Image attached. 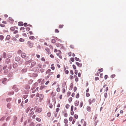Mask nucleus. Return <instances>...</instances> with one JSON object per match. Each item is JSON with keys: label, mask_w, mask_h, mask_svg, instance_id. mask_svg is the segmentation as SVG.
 Returning <instances> with one entry per match:
<instances>
[{"label": "nucleus", "mask_w": 126, "mask_h": 126, "mask_svg": "<svg viewBox=\"0 0 126 126\" xmlns=\"http://www.w3.org/2000/svg\"><path fill=\"white\" fill-rule=\"evenodd\" d=\"M27 44H28V46L30 48H32L33 47V44L32 42L30 41H28Z\"/></svg>", "instance_id": "nucleus-1"}, {"label": "nucleus", "mask_w": 126, "mask_h": 126, "mask_svg": "<svg viewBox=\"0 0 126 126\" xmlns=\"http://www.w3.org/2000/svg\"><path fill=\"white\" fill-rule=\"evenodd\" d=\"M38 84V83L37 82H35V83L33 84L31 88V90H33L35 89L36 87V86Z\"/></svg>", "instance_id": "nucleus-2"}, {"label": "nucleus", "mask_w": 126, "mask_h": 126, "mask_svg": "<svg viewBox=\"0 0 126 126\" xmlns=\"http://www.w3.org/2000/svg\"><path fill=\"white\" fill-rule=\"evenodd\" d=\"M13 117H14V119H13V125H15L16 124L17 122L16 121V120L17 119V118L16 117V116H13Z\"/></svg>", "instance_id": "nucleus-3"}, {"label": "nucleus", "mask_w": 126, "mask_h": 126, "mask_svg": "<svg viewBox=\"0 0 126 126\" xmlns=\"http://www.w3.org/2000/svg\"><path fill=\"white\" fill-rule=\"evenodd\" d=\"M8 21L10 22L11 23H13L14 21V19H12L11 17H9L8 19Z\"/></svg>", "instance_id": "nucleus-4"}, {"label": "nucleus", "mask_w": 126, "mask_h": 126, "mask_svg": "<svg viewBox=\"0 0 126 126\" xmlns=\"http://www.w3.org/2000/svg\"><path fill=\"white\" fill-rule=\"evenodd\" d=\"M7 79L6 78H5L2 79V82L3 84H6V81H7Z\"/></svg>", "instance_id": "nucleus-5"}, {"label": "nucleus", "mask_w": 126, "mask_h": 126, "mask_svg": "<svg viewBox=\"0 0 126 126\" xmlns=\"http://www.w3.org/2000/svg\"><path fill=\"white\" fill-rule=\"evenodd\" d=\"M42 110V109L41 108H39L38 109H36L35 110V112H38L39 113Z\"/></svg>", "instance_id": "nucleus-6"}, {"label": "nucleus", "mask_w": 126, "mask_h": 126, "mask_svg": "<svg viewBox=\"0 0 126 126\" xmlns=\"http://www.w3.org/2000/svg\"><path fill=\"white\" fill-rule=\"evenodd\" d=\"M75 63L79 67H81L82 66V64L81 63H80L79 62H76Z\"/></svg>", "instance_id": "nucleus-7"}, {"label": "nucleus", "mask_w": 126, "mask_h": 126, "mask_svg": "<svg viewBox=\"0 0 126 126\" xmlns=\"http://www.w3.org/2000/svg\"><path fill=\"white\" fill-rule=\"evenodd\" d=\"M44 97V95L42 94H40L39 96V101L40 102H41L42 101Z\"/></svg>", "instance_id": "nucleus-8"}, {"label": "nucleus", "mask_w": 126, "mask_h": 126, "mask_svg": "<svg viewBox=\"0 0 126 126\" xmlns=\"http://www.w3.org/2000/svg\"><path fill=\"white\" fill-rule=\"evenodd\" d=\"M73 82H72L70 84V88H69V90L70 91L72 90L73 89Z\"/></svg>", "instance_id": "nucleus-9"}, {"label": "nucleus", "mask_w": 126, "mask_h": 126, "mask_svg": "<svg viewBox=\"0 0 126 126\" xmlns=\"http://www.w3.org/2000/svg\"><path fill=\"white\" fill-rule=\"evenodd\" d=\"M53 72L49 73V74L48 75L47 77H46L45 79L47 80V79H48L49 78L50 76L51 75L53 74Z\"/></svg>", "instance_id": "nucleus-10"}, {"label": "nucleus", "mask_w": 126, "mask_h": 126, "mask_svg": "<svg viewBox=\"0 0 126 126\" xmlns=\"http://www.w3.org/2000/svg\"><path fill=\"white\" fill-rule=\"evenodd\" d=\"M20 58L18 56L15 57V60L17 62H18L20 61Z\"/></svg>", "instance_id": "nucleus-11"}, {"label": "nucleus", "mask_w": 126, "mask_h": 126, "mask_svg": "<svg viewBox=\"0 0 126 126\" xmlns=\"http://www.w3.org/2000/svg\"><path fill=\"white\" fill-rule=\"evenodd\" d=\"M10 61V59L8 58H6L5 60V63L7 64L9 63Z\"/></svg>", "instance_id": "nucleus-12"}, {"label": "nucleus", "mask_w": 126, "mask_h": 126, "mask_svg": "<svg viewBox=\"0 0 126 126\" xmlns=\"http://www.w3.org/2000/svg\"><path fill=\"white\" fill-rule=\"evenodd\" d=\"M23 22L22 21H19L18 22V25L19 26H23Z\"/></svg>", "instance_id": "nucleus-13"}, {"label": "nucleus", "mask_w": 126, "mask_h": 126, "mask_svg": "<svg viewBox=\"0 0 126 126\" xmlns=\"http://www.w3.org/2000/svg\"><path fill=\"white\" fill-rule=\"evenodd\" d=\"M11 104L10 103H8L7 105V107L9 109H10L11 108Z\"/></svg>", "instance_id": "nucleus-14"}, {"label": "nucleus", "mask_w": 126, "mask_h": 126, "mask_svg": "<svg viewBox=\"0 0 126 126\" xmlns=\"http://www.w3.org/2000/svg\"><path fill=\"white\" fill-rule=\"evenodd\" d=\"M25 88L26 89L29 90L30 88V86L29 85L27 84L25 86Z\"/></svg>", "instance_id": "nucleus-15"}, {"label": "nucleus", "mask_w": 126, "mask_h": 126, "mask_svg": "<svg viewBox=\"0 0 126 126\" xmlns=\"http://www.w3.org/2000/svg\"><path fill=\"white\" fill-rule=\"evenodd\" d=\"M18 66V65L17 63H14L13 65V67L14 68H15L16 67H17Z\"/></svg>", "instance_id": "nucleus-16"}, {"label": "nucleus", "mask_w": 126, "mask_h": 126, "mask_svg": "<svg viewBox=\"0 0 126 126\" xmlns=\"http://www.w3.org/2000/svg\"><path fill=\"white\" fill-rule=\"evenodd\" d=\"M2 56L4 58H5L6 57L7 54L5 52H3V53Z\"/></svg>", "instance_id": "nucleus-17"}, {"label": "nucleus", "mask_w": 126, "mask_h": 126, "mask_svg": "<svg viewBox=\"0 0 126 126\" xmlns=\"http://www.w3.org/2000/svg\"><path fill=\"white\" fill-rule=\"evenodd\" d=\"M11 36L10 35H7L5 38V40H9Z\"/></svg>", "instance_id": "nucleus-18"}, {"label": "nucleus", "mask_w": 126, "mask_h": 126, "mask_svg": "<svg viewBox=\"0 0 126 126\" xmlns=\"http://www.w3.org/2000/svg\"><path fill=\"white\" fill-rule=\"evenodd\" d=\"M26 55V54L24 53H22L21 54V56L22 58H24Z\"/></svg>", "instance_id": "nucleus-19"}, {"label": "nucleus", "mask_w": 126, "mask_h": 126, "mask_svg": "<svg viewBox=\"0 0 126 126\" xmlns=\"http://www.w3.org/2000/svg\"><path fill=\"white\" fill-rule=\"evenodd\" d=\"M91 107L90 106H87V110L89 111L90 112L91 111Z\"/></svg>", "instance_id": "nucleus-20"}, {"label": "nucleus", "mask_w": 126, "mask_h": 126, "mask_svg": "<svg viewBox=\"0 0 126 126\" xmlns=\"http://www.w3.org/2000/svg\"><path fill=\"white\" fill-rule=\"evenodd\" d=\"M27 68H25L24 69H23L21 70V72L22 73L23 72H27Z\"/></svg>", "instance_id": "nucleus-21"}, {"label": "nucleus", "mask_w": 126, "mask_h": 126, "mask_svg": "<svg viewBox=\"0 0 126 126\" xmlns=\"http://www.w3.org/2000/svg\"><path fill=\"white\" fill-rule=\"evenodd\" d=\"M12 56V54L11 53H8L7 54V57L8 58H10Z\"/></svg>", "instance_id": "nucleus-22"}, {"label": "nucleus", "mask_w": 126, "mask_h": 126, "mask_svg": "<svg viewBox=\"0 0 126 126\" xmlns=\"http://www.w3.org/2000/svg\"><path fill=\"white\" fill-rule=\"evenodd\" d=\"M75 105L76 106H78L79 104V101L77 100H76L75 102Z\"/></svg>", "instance_id": "nucleus-23"}, {"label": "nucleus", "mask_w": 126, "mask_h": 126, "mask_svg": "<svg viewBox=\"0 0 126 126\" xmlns=\"http://www.w3.org/2000/svg\"><path fill=\"white\" fill-rule=\"evenodd\" d=\"M66 84V83L65 82H64L63 83L62 88H65V86Z\"/></svg>", "instance_id": "nucleus-24"}, {"label": "nucleus", "mask_w": 126, "mask_h": 126, "mask_svg": "<svg viewBox=\"0 0 126 126\" xmlns=\"http://www.w3.org/2000/svg\"><path fill=\"white\" fill-rule=\"evenodd\" d=\"M33 69V70H35V72H37L39 70L38 68L37 67H34Z\"/></svg>", "instance_id": "nucleus-25"}, {"label": "nucleus", "mask_w": 126, "mask_h": 126, "mask_svg": "<svg viewBox=\"0 0 126 126\" xmlns=\"http://www.w3.org/2000/svg\"><path fill=\"white\" fill-rule=\"evenodd\" d=\"M63 113H64V116L65 117H67L68 116L67 114V113H64V112L63 110Z\"/></svg>", "instance_id": "nucleus-26"}, {"label": "nucleus", "mask_w": 126, "mask_h": 126, "mask_svg": "<svg viewBox=\"0 0 126 126\" xmlns=\"http://www.w3.org/2000/svg\"><path fill=\"white\" fill-rule=\"evenodd\" d=\"M12 99V98L9 97L7 98L6 99V100L7 102L10 101Z\"/></svg>", "instance_id": "nucleus-27"}, {"label": "nucleus", "mask_w": 126, "mask_h": 126, "mask_svg": "<svg viewBox=\"0 0 126 126\" xmlns=\"http://www.w3.org/2000/svg\"><path fill=\"white\" fill-rule=\"evenodd\" d=\"M72 99H73V98L72 97H70L68 99V100L69 101V102L70 103H71L72 101Z\"/></svg>", "instance_id": "nucleus-28"}, {"label": "nucleus", "mask_w": 126, "mask_h": 126, "mask_svg": "<svg viewBox=\"0 0 126 126\" xmlns=\"http://www.w3.org/2000/svg\"><path fill=\"white\" fill-rule=\"evenodd\" d=\"M19 42H22L25 41V39L22 38H20L19 39Z\"/></svg>", "instance_id": "nucleus-29"}, {"label": "nucleus", "mask_w": 126, "mask_h": 126, "mask_svg": "<svg viewBox=\"0 0 126 126\" xmlns=\"http://www.w3.org/2000/svg\"><path fill=\"white\" fill-rule=\"evenodd\" d=\"M13 73L11 72L9 73V74L8 75V77H11L12 76Z\"/></svg>", "instance_id": "nucleus-30"}, {"label": "nucleus", "mask_w": 126, "mask_h": 126, "mask_svg": "<svg viewBox=\"0 0 126 126\" xmlns=\"http://www.w3.org/2000/svg\"><path fill=\"white\" fill-rule=\"evenodd\" d=\"M4 38V37L3 35H0V40L1 41H2L3 39Z\"/></svg>", "instance_id": "nucleus-31"}, {"label": "nucleus", "mask_w": 126, "mask_h": 126, "mask_svg": "<svg viewBox=\"0 0 126 126\" xmlns=\"http://www.w3.org/2000/svg\"><path fill=\"white\" fill-rule=\"evenodd\" d=\"M29 38L31 40H33L35 39V37L34 36H31L29 37Z\"/></svg>", "instance_id": "nucleus-32"}, {"label": "nucleus", "mask_w": 126, "mask_h": 126, "mask_svg": "<svg viewBox=\"0 0 126 126\" xmlns=\"http://www.w3.org/2000/svg\"><path fill=\"white\" fill-rule=\"evenodd\" d=\"M56 45V46L57 47H59L60 46H61L62 45V44H60V43L57 44V43H56V44H55Z\"/></svg>", "instance_id": "nucleus-33"}, {"label": "nucleus", "mask_w": 126, "mask_h": 126, "mask_svg": "<svg viewBox=\"0 0 126 126\" xmlns=\"http://www.w3.org/2000/svg\"><path fill=\"white\" fill-rule=\"evenodd\" d=\"M33 80L32 79H31L29 80L28 82V83L30 84H31Z\"/></svg>", "instance_id": "nucleus-34"}, {"label": "nucleus", "mask_w": 126, "mask_h": 126, "mask_svg": "<svg viewBox=\"0 0 126 126\" xmlns=\"http://www.w3.org/2000/svg\"><path fill=\"white\" fill-rule=\"evenodd\" d=\"M5 117L3 116L0 119V121H3L4 120L5 118Z\"/></svg>", "instance_id": "nucleus-35"}, {"label": "nucleus", "mask_w": 126, "mask_h": 126, "mask_svg": "<svg viewBox=\"0 0 126 126\" xmlns=\"http://www.w3.org/2000/svg\"><path fill=\"white\" fill-rule=\"evenodd\" d=\"M36 63L35 62H33L31 63V65L32 66H34L35 65Z\"/></svg>", "instance_id": "nucleus-36"}, {"label": "nucleus", "mask_w": 126, "mask_h": 126, "mask_svg": "<svg viewBox=\"0 0 126 126\" xmlns=\"http://www.w3.org/2000/svg\"><path fill=\"white\" fill-rule=\"evenodd\" d=\"M31 108V107H28L27 108V110H26V113H27L30 110V109Z\"/></svg>", "instance_id": "nucleus-37"}, {"label": "nucleus", "mask_w": 126, "mask_h": 126, "mask_svg": "<svg viewBox=\"0 0 126 126\" xmlns=\"http://www.w3.org/2000/svg\"><path fill=\"white\" fill-rule=\"evenodd\" d=\"M37 76V74L36 73H34L33 74V76L34 77H36Z\"/></svg>", "instance_id": "nucleus-38"}, {"label": "nucleus", "mask_w": 126, "mask_h": 126, "mask_svg": "<svg viewBox=\"0 0 126 126\" xmlns=\"http://www.w3.org/2000/svg\"><path fill=\"white\" fill-rule=\"evenodd\" d=\"M51 71V70L50 69H48L46 72V73L47 74H48V73H50V72Z\"/></svg>", "instance_id": "nucleus-39"}, {"label": "nucleus", "mask_w": 126, "mask_h": 126, "mask_svg": "<svg viewBox=\"0 0 126 126\" xmlns=\"http://www.w3.org/2000/svg\"><path fill=\"white\" fill-rule=\"evenodd\" d=\"M83 101H81L80 103V104L79 105V107L80 108H81L83 106Z\"/></svg>", "instance_id": "nucleus-40"}, {"label": "nucleus", "mask_w": 126, "mask_h": 126, "mask_svg": "<svg viewBox=\"0 0 126 126\" xmlns=\"http://www.w3.org/2000/svg\"><path fill=\"white\" fill-rule=\"evenodd\" d=\"M36 120L38 122H40L41 121V119L39 118L36 117Z\"/></svg>", "instance_id": "nucleus-41"}, {"label": "nucleus", "mask_w": 126, "mask_h": 126, "mask_svg": "<svg viewBox=\"0 0 126 126\" xmlns=\"http://www.w3.org/2000/svg\"><path fill=\"white\" fill-rule=\"evenodd\" d=\"M70 61L72 62H73L75 61V58L74 57H71L70 59Z\"/></svg>", "instance_id": "nucleus-42"}, {"label": "nucleus", "mask_w": 126, "mask_h": 126, "mask_svg": "<svg viewBox=\"0 0 126 126\" xmlns=\"http://www.w3.org/2000/svg\"><path fill=\"white\" fill-rule=\"evenodd\" d=\"M68 122V120L66 118L64 120V123H67Z\"/></svg>", "instance_id": "nucleus-43"}, {"label": "nucleus", "mask_w": 126, "mask_h": 126, "mask_svg": "<svg viewBox=\"0 0 126 126\" xmlns=\"http://www.w3.org/2000/svg\"><path fill=\"white\" fill-rule=\"evenodd\" d=\"M74 117L76 119H77L78 118V115L76 114H75L74 115Z\"/></svg>", "instance_id": "nucleus-44"}, {"label": "nucleus", "mask_w": 126, "mask_h": 126, "mask_svg": "<svg viewBox=\"0 0 126 126\" xmlns=\"http://www.w3.org/2000/svg\"><path fill=\"white\" fill-rule=\"evenodd\" d=\"M79 96V93H77L76 95V98H78Z\"/></svg>", "instance_id": "nucleus-45"}, {"label": "nucleus", "mask_w": 126, "mask_h": 126, "mask_svg": "<svg viewBox=\"0 0 126 126\" xmlns=\"http://www.w3.org/2000/svg\"><path fill=\"white\" fill-rule=\"evenodd\" d=\"M51 115V113L50 112L47 113V116L48 117H50Z\"/></svg>", "instance_id": "nucleus-46"}, {"label": "nucleus", "mask_w": 126, "mask_h": 126, "mask_svg": "<svg viewBox=\"0 0 126 126\" xmlns=\"http://www.w3.org/2000/svg\"><path fill=\"white\" fill-rule=\"evenodd\" d=\"M56 42V41L55 39H53L51 40V42L52 43L54 44Z\"/></svg>", "instance_id": "nucleus-47"}, {"label": "nucleus", "mask_w": 126, "mask_h": 126, "mask_svg": "<svg viewBox=\"0 0 126 126\" xmlns=\"http://www.w3.org/2000/svg\"><path fill=\"white\" fill-rule=\"evenodd\" d=\"M70 107L69 105L68 104H67L65 105V108L67 109H68Z\"/></svg>", "instance_id": "nucleus-48"}, {"label": "nucleus", "mask_w": 126, "mask_h": 126, "mask_svg": "<svg viewBox=\"0 0 126 126\" xmlns=\"http://www.w3.org/2000/svg\"><path fill=\"white\" fill-rule=\"evenodd\" d=\"M28 96V95L27 94L26 95H24L23 96V97L24 99H26L27 97Z\"/></svg>", "instance_id": "nucleus-49"}, {"label": "nucleus", "mask_w": 126, "mask_h": 126, "mask_svg": "<svg viewBox=\"0 0 126 126\" xmlns=\"http://www.w3.org/2000/svg\"><path fill=\"white\" fill-rule=\"evenodd\" d=\"M71 94V93L70 92V91L68 92L67 93V97L69 96Z\"/></svg>", "instance_id": "nucleus-50"}, {"label": "nucleus", "mask_w": 126, "mask_h": 126, "mask_svg": "<svg viewBox=\"0 0 126 126\" xmlns=\"http://www.w3.org/2000/svg\"><path fill=\"white\" fill-rule=\"evenodd\" d=\"M104 97L105 98H107V96H108V95H107V93L106 92L104 93Z\"/></svg>", "instance_id": "nucleus-51"}, {"label": "nucleus", "mask_w": 126, "mask_h": 126, "mask_svg": "<svg viewBox=\"0 0 126 126\" xmlns=\"http://www.w3.org/2000/svg\"><path fill=\"white\" fill-rule=\"evenodd\" d=\"M10 29L12 31H13L15 30V28H14V27H12L10 28Z\"/></svg>", "instance_id": "nucleus-52"}, {"label": "nucleus", "mask_w": 126, "mask_h": 126, "mask_svg": "<svg viewBox=\"0 0 126 126\" xmlns=\"http://www.w3.org/2000/svg\"><path fill=\"white\" fill-rule=\"evenodd\" d=\"M103 68H101L98 70V71L100 72H102L103 71Z\"/></svg>", "instance_id": "nucleus-53"}, {"label": "nucleus", "mask_w": 126, "mask_h": 126, "mask_svg": "<svg viewBox=\"0 0 126 126\" xmlns=\"http://www.w3.org/2000/svg\"><path fill=\"white\" fill-rule=\"evenodd\" d=\"M72 67H73V69H74V70H76V66H75V65L74 64H73L72 65Z\"/></svg>", "instance_id": "nucleus-54"}, {"label": "nucleus", "mask_w": 126, "mask_h": 126, "mask_svg": "<svg viewBox=\"0 0 126 126\" xmlns=\"http://www.w3.org/2000/svg\"><path fill=\"white\" fill-rule=\"evenodd\" d=\"M8 70L7 69H5L4 70V74H6L7 73H8Z\"/></svg>", "instance_id": "nucleus-55"}, {"label": "nucleus", "mask_w": 126, "mask_h": 126, "mask_svg": "<svg viewBox=\"0 0 126 126\" xmlns=\"http://www.w3.org/2000/svg\"><path fill=\"white\" fill-rule=\"evenodd\" d=\"M26 30L27 31H29L30 30V28L29 27H27L26 28Z\"/></svg>", "instance_id": "nucleus-56"}, {"label": "nucleus", "mask_w": 126, "mask_h": 126, "mask_svg": "<svg viewBox=\"0 0 126 126\" xmlns=\"http://www.w3.org/2000/svg\"><path fill=\"white\" fill-rule=\"evenodd\" d=\"M14 31L13 33L14 34H16L18 32V31L17 30H14Z\"/></svg>", "instance_id": "nucleus-57"}, {"label": "nucleus", "mask_w": 126, "mask_h": 126, "mask_svg": "<svg viewBox=\"0 0 126 126\" xmlns=\"http://www.w3.org/2000/svg\"><path fill=\"white\" fill-rule=\"evenodd\" d=\"M63 26H64V25H60L59 26V27L60 28L62 29L63 28Z\"/></svg>", "instance_id": "nucleus-58"}, {"label": "nucleus", "mask_w": 126, "mask_h": 126, "mask_svg": "<svg viewBox=\"0 0 126 126\" xmlns=\"http://www.w3.org/2000/svg\"><path fill=\"white\" fill-rule=\"evenodd\" d=\"M77 87L76 86H75L74 87V89H73L74 91V92H76V91H77Z\"/></svg>", "instance_id": "nucleus-59"}, {"label": "nucleus", "mask_w": 126, "mask_h": 126, "mask_svg": "<svg viewBox=\"0 0 126 126\" xmlns=\"http://www.w3.org/2000/svg\"><path fill=\"white\" fill-rule=\"evenodd\" d=\"M0 26L1 27L3 28L5 26V25L4 24H0Z\"/></svg>", "instance_id": "nucleus-60"}, {"label": "nucleus", "mask_w": 126, "mask_h": 126, "mask_svg": "<svg viewBox=\"0 0 126 126\" xmlns=\"http://www.w3.org/2000/svg\"><path fill=\"white\" fill-rule=\"evenodd\" d=\"M115 76V74L111 75L110 76V77L112 78H113Z\"/></svg>", "instance_id": "nucleus-61"}, {"label": "nucleus", "mask_w": 126, "mask_h": 126, "mask_svg": "<svg viewBox=\"0 0 126 126\" xmlns=\"http://www.w3.org/2000/svg\"><path fill=\"white\" fill-rule=\"evenodd\" d=\"M10 117L11 116H10L7 117L6 118V121H7L10 120Z\"/></svg>", "instance_id": "nucleus-62"}, {"label": "nucleus", "mask_w": 126, "mask_h": 126, "mask_svg": "<svg viewBox=\"0 0 126 126\" xmlns=\"http://www.w3.org/2000/svg\"><path fill=\"white\" fill-rule=\"evenodd\" d=\"M73 118L72 116H70L69 118V120L71 122L73 120Z\"/></svg>", "instance_id": "nucleus-63"}, {"label": "nucleus", "mask_w": 126, "mask_h": 126, "mask_svg": "<svg viewBox=\"0 0 126 126\" xmlns=\"http://www.w3.org/2000/svg\"><path fill=\"white\" fill-rule=\"evenodd\" d=\"M30 126H34V123L33 122H32L30 124Z\"/></svg>", "instance_id": "nucleus-64"}]
</instances>
